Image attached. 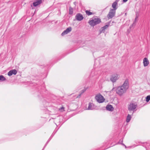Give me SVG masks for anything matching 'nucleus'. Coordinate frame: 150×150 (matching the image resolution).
Instances as JSON below:
<instances>
[{"instance_id": "obj_1", "label": "nucleus", "mask_w": 150, "mask_h": 150, "mask_svg": "<svg viewBox=\"0 0 150 150\" xmlns=\"http://www.w3.org/2000/svg\"><path fill=\"white\" fill-rule=\"evenodd\" d=\"M129 87L128 80L126 79L122 85L117 87L116 90V93L119 95L121 96L126 92Z\"/></svg>"}, {"instance_id": "obj_2", "label": "nucleus", "mask_w": 150, "mask_h": 150, "mask_svg": "<svg viewBox=\"0 0 150 150\" xmlns=\"http://www.w3.org/2000/svg\"><path fill=\"white\" fill-rule=\"evenodd\" d=\"M83 106H86V107L83 108L84 110H92L97 108L94 104H86L85 105H84L85 104H81L80 106L83 105Z\"/></svg>"}, {"instance_id": "obj_3", "label": "nucleus", "mask_w": 150, "mask_h": 150, "mask_svg": "<svg viewBox=\"0 0 150 150\" xmlns=\"http://www.w3.org/2000/svg\"><path fill=\"white\" fill-rule=\"evenodd\" d=\"M95 98L97 102L102 103L105 102V99L99 93L96 95Z\"/></svg>"}, {"instance_id": "obj_4", "label": "nucleus", "mask_w": 150, "mask_h": 150, "mask_svg": "<svg viewBox=\"0 0 150 150\" xmlns=\"http://www.w3.org/2000/svg\"><path fill=\"white\" fill-rule=\"evenodd\" d=\"M100 20L99 18H95L94 19L90 20L88 23L91 25L93 26L100 23Z\"/></svg>"}, {"instance_id": "obj_5", "label": "nucleus", "mask_w": 150, "mask_h": 150, "mask_svg": "<svg viewBox=\"0 0 150 150\" xmlns=\"http://www.w3.org/2000/svg\"><path fill=\"white\" fill-rule=\"evenodd\" d=\"M119 78V74H112L110 77V80L113 82H115Z\"/></svg>"}, {"instance_id": "obj_6", "label": "nucleus", "mask_w": 150, "mask_h": 150, "mask_svg": "<svg viewBox=\"0 0 150 150\" xmlns=\"http://www.w3.org/2000/svg\"><path fill=\"white\" fill-rule=\"evenodd\" d=\"M115 10H113V9H110L108 14V18L109 19L112 18L115 16Z\"/></svg>"}, {"instance_id": "obj_7", "label": "nucleus", "mask_w": 150, "mask_h": 150, "mask_svg": "<svg viewBox=\"0 0 150 150\" xmlns=\"http://www.w3.org/2000/svg\"><path fill=\"white\" fill-rule=\"evenodd\" d=\"M137 105L135 104H130L128 106V110L129 111L134 110L136 108Z\"/></svg>"}, {"instance_id": "obj_8", "label": "nucleus", "mask_w": 150, "mask_h": 150, "mask_svg": "<svg viewBox=\"0 0 150 150\" xmlns=\"http://www.w3.org/2000/svg\"><path fill=\"white\" fill-rule=\"evenodd\" d=\"M76 18L77 20L79 21H81L83 19V17L82 15L78 13L76 14Z\"/></svg>"}, {"instance_id": "obj_9", "label": "nucleus", "mask_w": 150, "mask_h": 150, "mask_svg": "<svg viewBox=\"0 0 150 150\" xmlns=\"http://www.w3.org/2000/svg\"><path fill=\"white\" fill-rule=\"evenodd\" d=\"M17 72V71L16 69L11 70L8 72V75L9 76H11L13 74L16 75Z\"/></svg>"}, {"instance_id": "obj_10", "label": "nucleus", "mask_w": 150, "mask_h": 150, "mask_svg": "<svg viewBox=\"0 0 150 150\" xmlns=\"http://www.w3.org/2000/svg\"><path fill=\"white\" fill-rule=\"evenodd\" d=\"M71 30V27H69L67 28L66 30H64L62 34V35L63 36L65 34H66L70 32Z\"/></svg>"}, {"instance_id": "obj_11", "label": "nucleus", "mask_w": 150, "mask_h": 150, "mask_svg": "<svg viewBox=\"0 0 150 150\" xmlns=\"http://www.w3.org/2000/svg\"><path fill=\"white\" fill-rule=\"evenodd\" d=\"M42 3V0H36L33 3V4L34 6H36Z\"/></svg>"}, {"instance_id": "obj_12", "label": "nucleus", "mask_w": 150, "mask_h": 150, "mask_svg": "<svg viewBox=\"0 0 150 150\" xmlns=\"http://www.w3.org/2000/svg\"><path fill=\"white\" fill-rule=\"evenodd\" d=\"M143 63L144 67L147 66L149 63V61L148 59L146 57L144 58L143 59Z\"/></svg>"}, {"instance_id": "obj_13", "label": "nucleus", "mask_w": 150, "mask_h": 150, "mask_svg": "<svg viewBox=\"0 0 150 150\" xmlns=\"http://www.w3.org/2000/svg\"><path fill=\"white\" fill-rule=\"evenodd\" d=\"M106 109L108 111H112L114 108L111 105H108L106 106Z\"/></svg>"}, {"instance_id": "obj_14", "label": "nucleus", "mask_w": 150, "mask_h": 150, "mask_svg": "<svg viewBox=\"0 0 150 150\" xmlns=\"http://www.w3.org/2000/svg\"><path fill=\"white\" fill-rule=\"evenodd\" d=\"M118 1L117 0L114 2L112 5V7L113 8V10H115V11L117 9V5Z\"/></svg>"}, {"instance_id": "obj_15", "label": "nucleus", "mask_w": 150, "mask_h": 150, "mask_svg": "<svg viewBox=\"0 0 150 150\" xmlns=\"http://www.w3.org/2000/svg\"><path fill=\"white\" fill-rule=\"evenodd\" d=\"M86 90V88H84L83 89L81 90L80 92V94L78 95L76 97V98H80L81 96V95L84 93Z\"/></svg>"}, {"instance_id": "obj_16", "label": "nucleus", "mask_w": 150, "mask_h": 150, "mask_svg": "<svg viewBox=\"0 0 150 150\" xmlns=\"http://www.w3.org/2000/svg\"><path fill=\"white\" fill-rule=\"evenodd\" d=\"M131 115L129 114H128V115L127 117L126 122L128 123L131 120Z\"/></svg>"}, {"instance_id": "obj_17", "label": "nucleus", "mask_w": 150, "mask_h": 150, "mask_svg": "<svg viewBox=\"0 0 150 150\" xmlns=\"http://www.w3.org/2000/svg\"><path fill=\"white\" fill-rule=\"evenodd\" d=\"M86 14L88 16L92 15L93 14V12H91L90 10H86L85 11Z\"/></svg>"}, {"instance_id": "obj_18", "label": "nucleus", "mask_w": 150, "mask_h": 150, "mask_svg": "<svg viewBox=\"0 0 150 150\" xmlns=\"http://www.w3.org/2000/svg\"><path fill=\"white\" fill-rule=\"evenodd\" d=\"M108 26V25H106L105 26L102 27L101 29V32H103L107 28Z\"/></svg>"}, {"instance_id": "obj_19", "label": "nucleus", "mask_w": 150, "mask_h": 150, "mask_svg": "<svg viewBox=\"0 0 150 150\" xmlns=\"http://www.w3.org/2000/svg\"><path fill=\"white\" fill-rule=\"evenodd\" d=\"M123 139H120L119 141V142L117 143V144H121L122 145H123V146H124L125 148H126V146L124 144L122 143V142H123Z\"/></svg>"}, {"instance_id": "obj_20", "label": "nucleus", "mask_w": 150, "mask_h": 150, "mask_svg": "<svg viewBox=\"0 0 150 150\" xmlns=\"http://www.w3.org/2000/svg\"><path fill=\"white\" fill-rule=\"evenodd\" d=\"M6 79L3 75L0 76V81H4L6 80Z\"/></svg>"}, {"instance_id": "obj_21", "label": "nucleus", "mask_w": 150, "mask_h": 150, "mask_svg": "<svg viewBox=\"0 0 150 150\" xmlns=\"http://www.w3.org/2000/svg\"><path fill=\"white\" fill-rule=\"evenodd\" d=\"M73 106L75 108V109H74V110H75L78 108V107L79 105L77 104H73Z\"/></svg>"}, {"instance_id": "obj_22", "label": "nucleus", "mask_w": 150, "mask_h": 150, "mask_svg": "<svg viewBox=\"0 0 150 150\" xmlns=\"http://www.w3.org/2000/svg\"><path fill=\"white\" fill-rule=\"evenodd\" d=\"M73 13V8L70 7L69 8V13L70 14H72Z\"/></svg>"}, {"instance_id": "obj_23", "label": "nucleus", "mask_w": 150, "mask_h": 150, "mask_svg": "<svg viewBox=\"0 0 150 150\" xmlns=\"http://www.w3.org/2000/svg\"><path fill=\"white\" fill-rule=\"evenodd\" d=\"M150 100V95L147 96L146 98V100L147 102H148Z\"/></svg>"}, {"instance_id": "obj_24", "label": "nucleus", "mask_w": 150, "mask_h": 150, "mask_svg": "<svg viewBox=\"0 0 150 150\" xmlns=\"http://www.w3.org/2000/svg\"><path fill=\"white\" fill-rule=\"evenodd\" d=\"M59 110L61 112H63L64 111V108L63 106H62L61 108H59Z\"/></svg>"}, {"instance_id": "obj_25", "label": "nucleus", "mask_w": 150, "mask_h": 150, "mask_svg": "<svg viewBox=\"0 0 150 150\" xmlns=\"http://www.w3.org/2000/svg\"><path fill=\"white\" fill-rule=\"evenodd\" d=\"M50 141V140H48L47 141V142L46 144H45V146H44L43 148V149L42 150H43L44 149V148H45V147L47 145V144L48 143V142H49Z\"/></svg>"}, {"instance_id": "obj_26", "label": "nucleus", "mask_w": 150, "mask_h": 150, "mask_svg": "<svg viewBox=\"0 0 150 150\" xmlns=\"http://www.w3.org/2000/svg\"><path fill=\"white\" fill-rule=\"evenodd\" d=\"M128 0H123V1L124 2H125L127 1Z\"/></svg>"}]
</instances>
